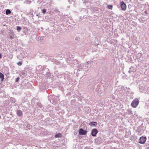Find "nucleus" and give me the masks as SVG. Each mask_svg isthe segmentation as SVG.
<instances>
[{"instance_id":"obj_27","label":"nucleus","mask_w":149,"mask_h":149,"mask_svg":"<svg viewBox=\"0 0 149 149\" xmlns=\"http://www.w3.org/2000/svg\"><path fill=\"white\" fill-rule=\"evenodd\" d=\"M89 61H88L87 62V63H88V64H89Z\"/></svg>"},{"instance_id":"obj_1","label":"nucleus","mask_w":149,"mask_h":149,"mask_svg":"<svg viewBox=\"0 0 149 149\" xmlns=\"http://www.w3.org/2000/svg\"><path fill=\"white\" fill-rule=\"evenodd\" d=\"M139 102V100L138 99L136 98L132 102L131 105L133 107L136 108L137 107Z\"/></svg>"},{"instance_id":"obj_14","label":"nucleus","mask_w":149,"mask_h":149,"mask_svg":"<svg viewBox=\"0 0 149 149\" xmlns=\"http://www.w3.org/2000/svg\"><path fill=\"white\" fill-rule=\"evenodd\" d=\"M61 134L60 133L58 134H56L55 135V137L56 138H58L61 137Z\"/></svg>"},{"instance_id":"obj_22","label":"nucleus","mask_w":149,"mask_h":149,"mask_svg":"<svg viewBox=\"0 0 149 149\" xmlns=\"http://www.w3.org/2000/svg\"><path fill=\"white\" fill-rule=\"evenodd\" d=\"M54 11H55V12H58V9H56V8H55V10H54Z\"/></svg>"},{"instance_id":"obj_9","label":"nucleus","mask_w":149,"mask_h":149,"mask_svg":"<svg viewBox=\"0 0 149 149\" xmlns=\"http://www.w3.org/2000/svg\"><path fill=\"white\" fill-rule=\"evenodd\" d=\"M0 78L1 79L2 81L4 79V76L3 74L0 72Z\"/></svg>"},{"instance_id":"obj_3","label":"nucleus","mask_w":149,"mask_h":149,"mask_svg":"<svg viewBox=\"0 0 149 149\" xmlns=\"http://www.w3.org/2000/svg\"><path fill=\"white\" fill-rule=\"evenodd\" d=\"M120 6L122 10L125 11L126 9V6L125 3L122 1L120 2Z\"/></svg>"},{"instance_id":"obj_11","label":"nucleus","mask_w":149,"mask_h":149,"mask_svg":"<svg viewBox=\"0 0 149 149\" xmlns=\"http://www.w3.org/2000/svg\"><path fill=\"white\" fill-rule=\"evenodd\" d=\"M17 114L19 116H21L22 115V113L21 111L19 110L17 111Z\"/></svg>"},{"instance_id":"obj_17","label":"nucleus","mask_w":149,"mask_h":149,"mask_svg":"<svg viewBox=\"0 0 149 149\" xmlns=\"http://www.w3.org/2000/svg\"><path fill=\"white\" fill-rule=\"evenodd\" d=\"M11 100L12 101L13 103H15L16 102V100L14 98H12Z\"/></svg>"},{"instance_id":"obj_29","label":"nucleus","mask_w":149,"mask_h":149,"mask_svg":"<svg viewBox=\"0 0 149 149\" xmlns=\"http://www.w3.org/2000/svg\"><path fill=\"white\" fill-rule=\"evenodd\" d=\"M131 68H132V67H131L130 68V69H131Z\"/></svg>"},{"instance_id":"obj_5","label":"nucleus","mask_w":149,"mask_h":149,"mask_svg":"<svg viewBox=\"0 0 149 149\" xmlns=\"http://www.w3.org/2000/svg\"><path fill=\"white\" fill-rule=\"evenodd\" d=\"M98 132V131L96 129H94L92 130L91 134L93 136H95Z\"/></svg>"},{"instance_id":"obj_25","label":"nucleus","mask_w":149,"mask_h":149,"mask_svg":"<svg viewBox=\"0 0 149 149\" xmlns=\"http://www.w3.org/2000/svg\"><path fill=\"white\" fill-rule=\"evenodd\" d=\"M1 54H0V58H1Z\"/></svg>"},{"instance_id":"obj_24","label":"nucleus","mask_w":149,"mask_h":149,"mask_svg":"<svg viewBox=\"0 0 149 149\" xmlns=\"http://www.w3.org/2000/svg\"><path fill=\"white\" fill-rule=\"evenodd\" d=\"M144 13H145V14H148V13L147 12L146 10L144 11Z\"/></svg>"},{"instance_id":"obj_16","label":"nucleus","mask_w":149,"mask_h":149,"mask_svg":"<svg viewBox=\"0 0 149 149\" xmlns=\"http://www.w3.org/2000/svg\"><path fill=\"white\" fill-rule=\"evenodd\" d=\"M17 29L18 31H19L21 29V28L20 26H17Z\"/></svg>"},{"instance_id":"obj_12","label":"nucleus","mask_w":149,"mask_h":149,"mask_svg":"<svg viewBox=\"0 0 149 149\" xmlns=\"http://www.w3.org/2000/svg\"><path fill=\"white\" fill-rule=\"evenodd\" d=\"M11 13V12L9 9H7L6 11V15H8L10 14Z\"/></svg>"},{"instance_id":"obj_4","label":"nucleus","mask_w":149,"mask_h":149,"mask_svg":"<svg viewBox=\"0 0 149 149\" xmlns=\"http://www.w3.org/2000/svg\"><path fill=\"white\" fill-rule=\"evenodd\" d=\"M87 131L86 130H84L82 128H81L79 130V134L80 135H85L86 134Z\"/></svg>"},{"instance_id":"obj_28","label":"nucleus","mask_w":149,"mask_h":149,"mask_svg":"<svg viewBox=\"0 0 149 149\" xmlns=\"http://www.w3.org/2000/svg\"><path fill=\"white\" fill-rule=\"evenodd\" d=\"M97 149H100V148H98Z\"/></svg>"},{"instance_id":"obj_19","label":"nucleus","mask_w":149,"mask_h":149,"mask_svg":"<svg viewBox=\"0 0 149 149\" xmlns=\"http://www.w3.org/2000/svg\"><path fill=\"white\" fill-rule=\"evenodd\" d=\"M22 63L20 61H19V62H18V63H17V64L19 66L21 65H22Z\"/></svg>"},{"instance_id":"obj_26","label":"nucleus","mask_w":149,"mask_h":149,"mask_svg":"<svg viewBox=\"0 0 149 149\" xmlns=\"http://www.w3.org/2000/svg\"><path fill=\"white\" fill-rule=\"evenodd\" d=\"M10 38L12 39L13 38L11 36H10Z\"/></svg>"},{"instance_id":"obj_8","label":"nucleus","mask_w":149,"mask_h":149,"mask_svg":"<svg viewBox=\"0 0 149 149\" xmlns=\"http://www.w3.org/2000/svg\"><path fill=\"white\" fill-rule=\"evenodd\" d=\"M142 54L141 53H138L136 56V58L137 59H140L141 57Z\"/></svg>"},{"instance_id":"obj_7","label":"nucleus","mask_w":149,"mask_h":149,"mask_svg":"<svg viewBox=\"0 0 149 149\" xmlns=\"http://www.w3.org/2000/svg\"><path fill=\"white\" fill-rule=\"evenodd\" d=\"M97 124V122H91L89 123V125L91 126H95Z\"/></svg>"},{"instance_id":"obj_6","label":"nucleus","mask_w":149,"mask_h":149,"mask_svg":"<svg viewBox=\"0 0 149 149\" xmlns=\"http://www.w3.org/2000/svg\"><path fill=\"white\" fill-rule=\"evenodd\" d=\"M84 64L83 63H81L78 66V69L79 70H81L84 67Z\"/></svg>"},{"instance_id":"obj_10","label":"nucleus","mask_w":149,"mask_h":149,"mask_svg":"<svg viewBox=\"0 0 149 149\" xmlns=\"http://www.w3.org/2000/svg\"><path fill=\"white\" fill-rule=\"evenodd\" d=\"M141 23H143L146 22L145 18L144 17H141Z\"/></svg>"},{"instance_id":"obj_23","label":"nucleus","mask_w":149,"mask_h":149,"mask_svg":"<svg viewBox=\"0 0 149 149\" xmlns=\"http://www.w3.org/2000/svg\"><path fill=\"white\" fill-rule=\"evenodd\" d=\"M128 72L129 73H130L131 72H134V71H131L130 70H129V71H128Z\"/></svg>"},{"instance_id":"obj_18","label":"nucleus","mask_w":149,"mask_h":149,"mask_svg":"<svg viewBox=\"0 0 149 149\" xmlns=\"http://www.w3.org/2000/svg\"><path fill=\"white\" fill-rule=\"evenodd\" d=\"M42 13L44 14H45L46 13V10L44 9H43L42 10Z\"/></svg>"},{"instance_id":"obj_15","label":"nucleus","mask_w":149,"mask_h":149,"mask_svg":"<svg viewBox=\"0 0 149 149\" xmlns=\"http://www.w3.org/2000/svg\"><path fill=\"white\" fill-rule=\"evenodd\" d=\"M37 105L40 108H41L42 107V105L41 103L40 102H38L37 103Z\"/></svg>"},{"instance_id":"obj_20","label":"nucleus","mask_w":149,"mask_h":149,"mask_svg":"<svg viewBox=\"0 0 149 149\" xmlns=\"http://www.w3.org/2000/svg\"><path fill=\"white\" fill-rule=\"evenodd\" d=\"M113 6L112 5H109L108 6V8L109 9H111Z\"/></svg>"},{"instance_id":"obj_21","label":"nucleus","mask_w":149,"mask_h":149,"mask_svg":"<svg viewBox=\"0 0 149 149\" xmlns=\"http://www.w3.org/2000/svg\"><path fill=\"white\" fill-rule=\"evenodd\" d=\"M19 77H17V78L16 79V80H15V81L16 82H18L19 80Z\"/></svg>"},{"instance_id":"obj_2","label":"nucleus","mask_w":149,"mask_h":149,"mask_svg":"<svg viewBox=\"0 0 149 149\" xmlns=\"http://www.w3.org/2000/svg\"><path fill=\"white\" fill-rule=\"evenodd\" d=\"M146 136L144 137L143 136L141 137L139 139V143L142 144H144L146 141Z\"/></svg>"},{"instance_id":"obj_13","label":"nucleus","mask_w":149,"mask_h":149,"mask_svg":"<svg viewBox=\"0 0 149 149\" xmlns=\"http://www.w3.org/2000/svg\"><path fill=\"white\" fill-rule=\"evenodd\" d=\"M21 75H22L24 76H25L26 75V73L23 71H22L21 72Z\"/></svg>"},{"instance_id":"obj_30","label":"nucleus","mask_w":149,"mask_h":149,"mask_svg":"<svg viewBox=\"0 0 149 149\" xmlns=\"http://www.w3.org/2000/svg\"><path fill=\"white\" fill-rule=\"evenodd\" d=\"M5 25H4V26H5Z\"/></svg>"}]
</instances>
